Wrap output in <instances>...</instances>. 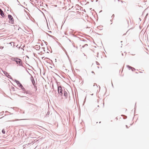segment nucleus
Masks as SVG:
<instances>
[{
  "instance_id": "nucleus-1",
  "label": "nucleus",
  "mask_w": 149,
  "mask_h": 149,
  "mask_svg": "<svg viewBox=\"0 0 149 149\" xmlns=\"http://www.w3.org/2000/svg\"><path fill=\"white\" fill-rule=\"evenodd\" d=\"M13 60L15 61L17 64L19 65L22 66V61L20 59L15 58H13Z\"/></svg>"
},
{
  "instance_id": "nucleus-2",
  "label": "nucleus",
  "mask_w": 149,
  "mask_h": 149,
  "mask_svg": "<svg viewBox=\"0 0 149 149\" xmlns=\"http://www.w3.org/2000/svg\"><path fill=\"white\" fill-rule=\"evenodd\" d=\"M8 17L9 19V23L11 24H13L14 19L12 16L10 15H8Z\"/></svg>"
},
{
  "instance_id": "nucleus-3",
  "label": "nucleus",
  "mask_w": 149,
  "mask_h": 149,
  "mask_svg": "<svg viewBox=\"0 0 149 149\" xmlns=\"http://www.w3.org/2000/svg\"><path fill=\"white\" fill-rule=\"evenodd\" d=\"M19 88L22 90V92L24 93H27L26 92V90L25 89L24 87L21 84H20L19 86H18Z\"/></svg>"
},
{
  "instance_id": "nucleus-4",
  "label": "nucleus",
  "mask_w": 149,
  "mask_h": 149,
  "mask_svg": "<svg viewBox=\"0 0 149 149\" xmlns=\"http://www.w3.org/2000/svg\"><path fill=\"white\" fill-rule=\"evenodd\" d=\"M4 74L8 78L12 79V78L10 76L7 72L4 71H3Z\"/></svg>"
},
{
  "instance_id": "nucleus-5",
  "label": "nucleus",
  "mask_w": 149,
  "mask_h": 149,
  "mask_svg": "<svg viewBox=\"0 0 149 149\" xmlns=\"http://www.w3.org/2000/svg\"><path fill=\"white\" fill-rule=\"evenodd\" d=\"M58 93H62L63 89L61 86L58 87Z\"/></svg>"
},
{
  "instance_id": "nucleus-6",
  "label": "nucleus",
  "mask_w": 149,
  "mask_h": 149,
  "mask_svg": "<svg viewBox=\"0 0 149 149\" xmlns=\"http://www.w3.org/2000/svg\"><path fill=\"white\" fill-rule=\"evenodd\" d=\"M31 81L32 82V83L33 85L35 87V88H36V86H35V81L34 80V79L33 77L32 76H31Z\"/></svg>"
},
{
  "instance_id": "nucleus-7",
  "label": "nucleus",
  "mask_w": 149,
  "mask_h": 149,
  "mask_svg": "<svg viewBox=\"0 0 149 149\" xmlns=\"http://www.w3.org/2000/svg\"><path fill=\"white\" fill-rule=\"evenodd\" d=\"M0 15L3 17H5V15L4 14L3 11L0 8Z\"/></svg>"
},
{
  "instance_id": "nucleus-8",
  "label": "nucleus",
  "mask_w": 149,
  "mask_h": 149,
  "mask_svg": "<svg viewBox=\"0 0 149 149\" xmlns=\"http://www.w3.org/2000/svg\"><path fill=\"white\" fill-rule=\"evenodd\" d=\"M40 48V47L39 45H36L34 47V49L36 50H39Z\"/></svg>"
},
{
  "instance_id": "nucleus-9",
  "label": "nucleus",
  "mask_w": 149,
  "mask_h": 149,
  "mask_svg": "<svg viewBox=\"0 0 149 149\" xmlns=\"http://www.w3.org/2000/svg\"><path fill=\"white\" fill-rule=\"evenodd\" d=\"M127 67L129 69H134V70H135V69L134 68L132 67L131 66H130L129 65H127Z\"/></svg>"
},
{
  "instance_id": "nucleus-10",
  "label": "nucleus",
  "mask_w": 149,
  "mask_h": 149,
  "mask_svg": "<svg viewBox=\"0 0 149 149\" xmlns=\"http://www.w3.org/2000/svg\"><path fill=\"white\" fill-rule=\"evenodd\" d=\"M10 44L11 45V46H13V47H14L15 45H14V42H11L10 43Z\"/></svg>"
},
{
  "instance_id": "nucleus-11",
  "label": "nucleus",
  "mask_w": 149,
  "mask_h": 149,
  "mask_svg": "<svg viewBox=\"0 0 149 149\" xmlns=\"http://www.w3.org/2000/svg\"><path fill=\"white\" fill-rule=\"evenodd\" d=\"M15 82L18 86L20 84H21L19 81L16 80H15Z\"/></svg>"
},
{
  "instance_id": "nucleus-12",
  "label": "nucleus",
  "mask_w": 149,
  "mask_h": 149,
  "mask_svg": "<svg viewBox=\"0 0 149 149\" xmlns=\"http://www.w3.org/2000/svg\"><path fill=\"white\" fill-rule=\"evenodd\" d=\"M74 52V51L72 49H71L70 50V53L71 54H73Z\"/></svg>"
},
{
  "instance_id": "nucleus-13",
  "label": "nucleus",
  "mask_w": 149,
  "mask_h": 149,
  "mask_svg": "<svg viewBox=\"0 0 149 149\" xmlns=\"http://www.w3.org/2000/svg\"><path fill=\"white\" fill-rule=\"evenodd\" d=\"M10 91H15V88L13 87H12L11 89H10Z\"/></svg>"
},
{
  "instance_id": "nucleus-14",
  "label": "nucleus",
  "mask_w": 149,
  "mask_h": 149,
  "mask_svg": "<svg viewBox=\"0 0 149 149\" xmlns=\"http://www.w3.org/2000/svg\"><path fill=\"white\" fill-rule=\"evenodd\" d=\"M2 133L3 134H5V131L4 129H3L2 130Z\"/></svg>"
},
{
  "instance_id": "nucleus-15",
  "label": "nucleus",
  "mask_w": 149,
  "mask_h": 149,
  "mask_svg": "<svg viewBox=\"0 0 149 149\" xmlns=\"http://www.w3.org/2000/svg\"><path fill=\"white\" fill-rule=\"evenodd\" d=\"M17 1L18 2V5H20L21 6L23 7V6L21 4H20L19 2L18 1V0H17Z\"/></svg>"
},
{
  "instance_id": "nucleus-16",
  "label": "nucleus",
  "mask_w": 149,
  "mask_h": 149,
  "mask_svg": "<svg viewBox=\"0 0 149 149\" xmlns=\"http://www.w3.org/2000/svg\"><path fill=\"white\" fill-rule=\"evenodd\" d=\"M88 46V45L87 44H85L84 45V46H82V47H85V46Z\"/></svg>"
},
{
  "instance_id": "nucleus-17",
  "label": "nucleus",
  "mask_w": 149,
  "mask_h": 149,
  "mask_svg": "<svg viewBox=\"0 0 149 149\" xmlns=\"http://www.w3.org/2000/svg\"><path fill=\"white\" fill-rule=\"evenodd\" d=\"M64 51H65L66 54V55L68 56V55H67V53L66 52V51L65 50V49H64Z\"/></svg>"
},
{
  "instance_id": "nucleus-18",
  "label": "nucleus",
  "mask_w": 149,
  "mask_h": 149,
  "mask_svg": "<svg viewBox=\"0 0 149 149\" xmlns=\"http://www.w3.org/2000/svg\"><path fill=\"white\" fill-rule=\"evenodd\" d=\"M18 45H17L16 47H17V48H18V49H20L21 48V46H19V47H18Z\"/></svg>"
},
{
  "instance_id": "nucleus-19",
  "label": "nucleus",
  "mask_w": 149,
  "mask_h": 149,
  "mask_svg": "<svg viewBox=\"0 0 149 149\" xmlns=\"http://www.w3.org/2000/svg\"><path fill=\"white\" fill-rule=\"evenodd\" d=\"M93 86H97V85L96 84H94Z\"/></svg>"
},
{
  "instance_id": "nucleus-20",
  "label": "nucleus",
  "mask_w": 149,
  "mask_h": 149,
  "mask_svg": "<svg viewBox=\"0 0 149 149\" xmlns=\"http://www.w3.org/2000/svg\"><path fill=\"white\" fill-rule=\"evenodd\" d=\"M25 45H24L21 48L22 49H23V50H24V49H23V48L25 47Z\"/></svg>"
},
{
  "instance_id": "nucleus-21",
  "label": "nucleus",
  "mask_w": 149,
  "mask_h": 149,
  "mask_svg": "<svg viewBox=\"0 0 149 149\" xmlns=\"http://www.w3.org/2000/svg\"><path fill=\"white\" fill-rule=\"evenodd\" d=\"M3 47H2V46H0V49H3Z\"/></svg>"
},
{
  "instance_id": "nucleus-22",
  "label": "nucleus",
  "mask_w": 149,
  "mask_h": 149,
  "mask_svg": "<svg viewBox=\"0 0 149 149\" xmlns=\"http://www.w3.org/2000/svg\"><path fill=\"white\" fill-rule=\"evenodd\" d=\"M68 95V94H64V95L65 96H67Z\"/></svg>"
},
{
  "instance_id": "nucleus-23",
  "label": "nucleus",
  "mask_w": 149,
  "mask_h": 149,
  "mask_svg": "<svg viewBox=\"0 0 149 149\" xmlns=\"http://www.w3.org/2000/svg\"><path fill=\"white\" fill-rule=\"evenodd\" d=\"M96 64L97 65H99V63L97 61H96Z\"/></svg>"
},
{
  "instance_id": "nucleus-24",
  "label": "nucleus",
  "mask_w": 149,
  "mask_h": 149,
  "mask_svg": "<svg viewBox=\"0 0 149 149\" xmlns=\"http://www.w3.org/2000/svg\"><path fill=\"white\" fill-rule=\"evenodd\" d=\"M114 14H113V15H112V16L111 17H114Z\"/></svg>"
},
{
  "instance_id": "nucleus-25",
  "label": "nucleus",
  "mask_w": 149,
  "mask_h": 149,
  "mask_svg": "<svg viewBox=\"0 0 149 149\" xmlns=\"http://www.w3.org/2000/svg\"><path fill=\"white\" fill-rule=\"evenodd\" d=\"M48 32H49V33H52V31H48Z\"/></svg>"
},
{
  "instance_id": "nucleus-26",
  "label": "nucleus",
  "mask_w": 149,
  "mask_h": 149,
  "mask_svg": "<svg viewBox=\"0 0 149 149\" xmlns=\"http://www.w3.org/2000/svg\"><path fill=\"white\" fill-rule=\"evenodd\" d=\"M92 72V73H94V72H93V71H92V72Z\"/></svg>"
},
{
  "instance_id": "nucleus-27",
  "label": "nucleus",
  "mask_w": 149,
  "mask_h": 149,
  "mask_svg": "<svg viewBox=\"0 0 149 149\" xmlns=\"http://www.w3.org/2000/svg\"><path fill=\"white\" fill-rule=\"evenodd\" d=\"M68 39L69 40V41H70V42H71V40H70L69 39H68Z\"/></svg>"
},
{
  "instance_id": "nucleus-28",
  "label": "nucleus",
  "mask_w": 149,
  "mask_h": 149,
  "mask_svg": "<svg viewBox=\"0 0 149 149\" xmlns=\"http://www.w3.org/2000/svg\"><path fill=\"white\" fill-rule=\"evenodd\" d=\"M131 70H132V71H133L134 70H135L134 69H131Z\"/></svg>"
},
{
  "instance_id": "nucleus-29",
  "label": "nucleus",
  "mask_w": 149,
  "mask_h": 149,
  "mask_svg": "<svg viewBox=\"0 0 149 149\" xmlns=\"http://www.w3.org/2000/svg\"><path fill=\"white\" fill-rule=\"evenodd\" d=\"M73 46L74 47H75V46L73 45Z\"/></svg>"
},
{
  "instance_id": "nucleus-30",
  "label": "nucleus",
  "mask_w": 149,
  "mask_h": 149,
  "mask_svg": "<svg viewBox=\"0 0 149 149\" xmlns=\"http://www.w3.org/2000/svg\"><path fill=\"white\" fill-rule=\"evenodd\" d=\"M126 127L127 128H128V127L127 125H126Z\"/></svg>"
},
{
  "instance_id": "nucleus-31",
  "label": "nucleus",
  "mask_w": 149,
  "mask_h": 149,
  "mask_svg": "<svg viewBox=\"0 0 149 149\" xmlns=\"http://www.w3.org/2000/svg\"><path fill=\"white\" fill-rule=\"evenodd\" d=\"M112 83V86L113 87V84H112V83Z\"/></svg>"
},
{
  "instance_id": "nucleus-32",
  "label": "nucleus",
  "mask_w": 149,
  "mask_h": 149,
  "mask_svg": "<svg viewBox=\"0 0 149 149\" xmlns=\"http://www.w3.org/2000/svg\"><path fill=\"white\" fill-rule=\"evenodd\" d=\"M49 35V36H51V37H52V36H50V35Z\"/></svg>"
},
{
  "instance_id": "nucleus-33",
  "label": "nucleus",
  "mask_w": 149,
  "mask_h": 149,
  "mask_svg": "<svg viewBox=\"0 0 149 149\" xmlns=\"http://www.w3.org/2000/svg\"><path fill=\"white\" fill-rule=\"evenodd\" d=\"M76 48L77 49V47H76Z\"/></svg>"
},
{
  "instance_id": "nucleus-34",
  "label": "nucleus",
  "mask_w": 149,
  "mask_h": 149,
  "mask_svg": "<svg viewBox=\"0 0 149 149\" xmlns=\"http://www.w3.org/2000/svg\"><path fill=\"white\" fill-rule=\"evenodd\" d=\"M97 68H99V67H97Z\"/></svg>"
},
{
  "instance_id": "nucleus-35",
  "label": "nucleus",
  "mask_w": 149,
  "mask_h": 149,
  "mask_svg": "<svg viewBox=\"0 0 149 149\" xmlns=\"http://www.w3.org/2000/svg\"><path fill=\"white\" fill-rule=\"evenodd\" d=\"M65 93H67L66 92H65Z\"/></svg>"
}]
</instances>
